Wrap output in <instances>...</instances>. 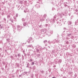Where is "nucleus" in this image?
Here are the masks:
<instances>
[{
    "label": "nucleus",
    "instance_id": "1",
    "mask_svg": "<svg viewBox=\"0 0 78 78\" xmlns=\"http://www.w3.org/2000/svg\"><path fill=\"white\" fill-rule=\"evenodd\" d=\"M32 65H34V62H32Z\"/></svg>",
    "mask_w": 78,
    "mask_h": 78
},
{
    "label": "nucleus",
    "instance_id": "3",
    "mask_svg": "<svg viewBox=\"0 0 78 78\" xmlns=\"http://www.w3.org/2000/svg\"><path fill=\"white\" fill-rule=\"evenodd\" d=\"M52 78H56L55 77H52Z\"/></svg>",
    "mask_w": 78,
    "mask_h": 78
},
{
    "label": "nucleus",
    "instance_id": "2",
    "mask_svg": "<svg viewBox=\"0 0 78 78\" xmlns=\"http://www.w3.org/2000/svg\"><path fill=\"white\" fill-rule=\"evenodd\" d=\"M30 61H33V60L30 59Z\"/></svg>",
    "mask_w": 78,
    "mask_h": 78
}]
</instances>
